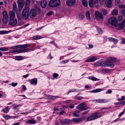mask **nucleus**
<instances>
[{
    "mask_svg": "<svg viewBox=\"0 0 125 125\" xmlns=\"http://www.w3.org/2000/svg\"><path fill=\"white\" fill-rule=\"evenodd\" d=\"M109 23L113 25H114L115 27H116L117 26V22L116 19L114 17H112L110 18L108 20Z\"/></svg>",
    "mask_w": 125,
    "mask_h": 125,
    "instance_id": "nucleus-6",
    "label": "nucleus"
},
{
    "mask_svg": "<svg viewBox=\"0 0 125 125\" xmlns=\"http://www.w3.org/2000/svg\"><path fill=\"white\" fill-rule=\"evenodd\" d=\"M89 110H88L86 111H85L84 112L82 113V115H83L86 114L89 112Z\"/></svg>",
    "mask_w": 125,
    "mask_h": 125,
    "instance_id": "nucleus-49",
    "label": "nucleus"
},
{
    "mask_svg": "<svg viewBox=\"0 0 125 125\" xmlns=\"http://www.w3.org/2000/svg\"><path fill=\"white\" fill-rule=\"evenodd\" d=\"M106 5L109 8H111L113 6V3L112 0H107L105 2Z\"/></svg>",
    "mask_w": 125,
    "mask_h": 125,
    "instance_id": "nucleus-12",
    "label": "nucleus"
},
{
    "mask_svg": "<svg viewBox=\"0 0 125 125\" xmlns=\"http://www.w3.org/2000/svg\"><path fill=\"white\" fill-rule=\"evenodd\" d=\"M10 19H14L15 17V14L14 12L11 11L10 13Z\"/></svg>",
    "mask_w": 125,
    "mask_h": 125,
    "instance_id": "nucleus-23",
    "label": "nucleus"
},
{
    "mask_svg": "<svg viewBox=\"0 0 125 125\" xmlns=\"http://www.w3.org/2000/svg\"><path fill=\"white\" fill-rule=\"evenodd\" d=\"M88 108L86 106H84L82 107L81 109H80V110L83 111L87 109Z\"/></svg>",
    "mask_w": 125,
    "mask_h": 125,
    "instance_id": "nucleus-39",
    "label": "nucleus"
},
{
    "mask_svg": "<svg viewBox=\"0 0 125 125\" xmlns=\"http://www.w3.org/2000/svg\"><path fill=\"white\" fill-rule=\"evenodd\" d=\"M68 60H66L65 61H63L62 62L64 63H67L69 62Z\"/></svg>",
    "mask_w": 125,
    "mask_h": 125,
    "instance_id": "nucleus-55",
    "label": "nucleus"
},
{
    "mask_svg": "<svg viewBox=\"0 0 125 125\" xmlns=\"http://www.w3.org/2000/svg\"><path fill=\"white\" fill-rule=\"evenodd\" d=\"M47 1L46 0H43L41 1V5L43 8H45L46 6Z\"/></svg>",
    "mask_w": 125,
    "mask_h": 125,
    "instance_id": "nucleus-19",
    "label": "nucleus"
},
{
    "mask_svg": "<svg viewBox=\"0 0 125 125\" xmlns=\"http://www.w3.org/2000/svg\"><path fill=\"white\" fill-rule=\"evenodd\" d=\"M106 0H99L100 3L102 4H103L104 2H105Z\"/></svg>",
    "mask_w": 125,
    "mask_h": 125,
    "instance_id": "nucleus-51",
    "label": "nucleus"
},
{
    "mask_svg": "<svg viewBox=\"0 0 125 125\" xmlns=\"http://www.w3.org/2000/svg\"><path fill=\"white\" fill-rule=\"evenodd\" d=\"M16 14L17 18L18 19L21 20L22 19V17L20 12H17Z\"/></svg>",
    "mask_w": 125,
    "mask_h": 125,
    "instance_id": "nucleus-25",
    "label": "nucleus"
},
{
    "mask_svg": "<svg viewBox=\"0 0 125 125\" xmlns=\"http://www.w3.org/2000/svg\"><path fill=\"white\" fill-rule=\"evenodd\" d=\"M83 5L84 7H86L88 6L87 1L85 0H82V1Z\"/></svg>",
    "mask_w": 125,
    "mask_h": 125,
    "instance_id": "nucleus-31",
    "label": "nucleus"
},
{
    "mask_svg": "<svg viewBox=\"0 0 125 125\" xmlns=\"http://www.w3.org/2000/svg\"><path fill=\"white\" fill-rule=\"evenodd\" d=\"M11 51L12 52H19V53L24 52L23 51V49L20 50H12Z\"/></svg>",
    "mask_w": 125,
    "mask_h": 125,
    "instance_id": "nucleus-26",
    "label": "nucleus"
},
{
    "mask_svg": "<svg viewBox=\"0 0 125 125\" xmlns=\"http://www.w3.org/2000/svg\"><path fill=\"white\" fill-rule=\"evenodd\" d=\"M95 65L97 66H105V62H98L95 63Z\"/></svg>",
    "mask_w": 125,
    "mask_h": 125,
    "instance_id": "nucleus-18",
    "label": "nucleus"
},
{
    "mask_svg": "<svg viewBox=\"0 0 125 125\" xmlns=\"http://www.w3.org/2000/svg\"><path fill=\"white\" fill-rule=\"evenodd\" d=\"M3 117L5 118L6 120H8L9 119L11 118V117L9 115H6V116H3Z\"/></svg>",
    "mask_w": 125,
    "mask_h": 125,
    "instance_id": "nucleus-41",
    "label": "nucleus"
},
{
    "mask_svg": "<svg viewBox=\"0 0 125 125\" xmlns=\"http://www.w3.org/2000/svg\"><path fill=\"white\" fill-rule=\"evenodd\" d=\"M118 13V10L116 9L113 10L112 12V15H116Z\"/></svg>",
    "mask_w": 125,
    "mask_h": 125,
    "instance_id": "nucleus-33",
    "label": "nucleus"
},
{
    "mask_svg": "<svg viewBox=\"0 0 125 125\" xmlns=\"http://www.w3.org/2000/svg\"><path fill=\"white\" fill-rule=\"evenodd\" d=\"M15 58L16 60H22L23 59V57L22 56H16Z\"/></svg>",
    "mask_w": 125,
    "mask_h": 125,
    "instance_id": "nucleus-35",
    "label": "nucleus"
},
{
    "mask_svg": "<svg viewBox=\"0 0 125 125\" xmlns=\"http://www.w3.org/2000/svg\"><path fill=\"white\" fill-rule=\"evenodd\" d=\"M120 104L122 105H125V102L123 101L121 102Z\"/></svg>",
    "mask_w": 125,
    "mask_h": 125,
    "instance_id": "nucleus-64",
    "label": "nucleus"
},
{
    "mask_svg": "<svg viewBox=\"0 0 125 125\" xmlns=\"http://www.w3.org/2000/svg\"><path fill=\"white\" fill-rule=\"evenodd\" d=\"M13 106H14V109H15L17 107H19V105H16L15 104H13Z\"/></svg>",
    "mask_w": 125,
    "mask_h": 125,
    "instance_id": "nucleus-54",
    "label": "nucleus"
},
{
    "mask_svg": "<svg viewBox=\"0 0 125 125\" xmlns=\"http://www.w3.org/2000/svg\"><path fill=\"white\" fill-rule=\"evenodd\" d=\"M29 81L30 82L31 84L35 85L37 84V79L35 78L29 80Z\"/></svg>",
    "mask_w": 125,
    "mask_h": 125,
    "instance_id": "nucleus-15",
    "label": "nucleus"
},
{
    "mask_svg": "<svg viewBox=\"0 0 125 125\" xmlns=\"http://www.w3.org/2000/svg\"><path fill=\"white\" fill-rule=\"evenodd\" d=\"M18 4L19 8V9L21 10L24 4V0H18Z\"/></svg>",
    "mask_w": 125,
    "mask_h": 125,
    "instance_id": "nucleus-11",
    "label": "nucleus"
},
{
    "mask_svg": "<svg viewBox=\"0 0 125 125\" xmlns=\"http://www.w3.org/2000/svg\"><path fill=\"white\" fill-rule=\"evenodd\" d=\"M75 0H67L66 2L67 4L70 6H72L75 3Z\"/></svg>",
    "mask_w": 125,
    "mask_h": 125,
    "instance_id": "nucleus-14",
    "label": "nucleus"
},
{
    "mask_svg": "<svg viewBox=\"0 0 125 125\" xmlns=\"http://www.w3.org/2000/svg\"><path fill=\"white\" fill-rule=\"evenodd\" d=\"M101 89H97L93 90L92 91H90V92L92 93H97L101 91Z\"/></svg>",
    "mask_w": 125,
    "mask_h": 125,
    "instance_id": "nucleus-27",
    "label": "nucleus"
},
{
    "mask_svg": "<svg viewBox=\"0 0 125 125\" xmlns=\"http://www.w3.org/2000/svg\"><path fill=\"white\" fill-rule=\"evenodd\" d=\"M13 8L14 10L16 11L17 10V8L16 4L15 2H14V3L13 4Z\"/></svg>",
    "mask_w": 125,
    "mask_h": 125,
    "instance_id": "nucleus-29",
    "label": "nucleus"
},
{
    "mask_svg": "<svg viewBox=\"0 0 125 125\" xmlns=\"http://www.w3.org/2000/svg\"><path fill=\"white\" fill-rule=\"evenodd\" d=\"M124 112H125V111H124V112H121V113H120L119 115V116H121L122 115H123L124 114Z\"/></svg>",
    "mask_w": 125,
    "mask_h": 125,
    "instance_id": "nucleus-61",
    "label": "nucleus"
},
{
    "mask_svg": "<svg viewBox=\"0 0 125 125\" xmlns=\"http://www.w3.org/2000/svg\"><path fill=\"white\" fill-rule=\"evenodd\" d=\"M115 40H114L113 41V42L115 44L118 41V40L117 39H115Z\"/></svg>",
    "mask_w": 125,
    "mask_h": 125,
    "instance_id": "nucleus-59",
    "label": "nucleus"
},
{
    "mask_svg": "<svg viewBox=\"0 0 125 125\" xmlns=\"http://www.w3.org/2000/svg\"><path fill=\"white\" fill-rule=\"evenodd\" d=\"M79 18L81 20H82L83 19L84 17V15L83 13H80L79 16Z\"/></svg>",
    "mask_w": 125,
    "mask_h": 125,
    "instance_id": "nucleus-38",
    "label": "nucleus"
},
{
    "mask_svg": "<svg viewBox=\"0 0 125 125\" xmlns=\"http://www.w3.org/2000/svg\"><path fill=\"white\" fill-rule=\"evenodd\" d=\"M117 26L116 29L119 30L123 29L125 26V20H123L121 22L118 24L117 23Z\"/></svg>",
    "mask_w": 125,
    "mask_h": 125,
    "instance_id": "nucleus-7",
    "label": "nucleus"
},
{
    "mask_svg": "<svg viewBox=\"0 0 125 125\" xmlns=\"http://www.w3.org/2000/svg\"><path fill=\"white\" fill-rule=\"evenodd\" d=\"M97 59V58L96 57L93 56L90 58L86 60V62H93L96 60Z\"/></svg>",
    "mask_w": 125,
    "mask_h": 125,
    "instance_id": "nucleus-17",
    "label": "nucleus"
},
{
    "mask_svg": "<svg viewBox=\"0 0 125 125\" xmlns=\"http://www.w3.org/2000/svg\"><path fill=\"white\" fill-rule=\"evenodd\" d=\"M31 45L30 44H26L20 45V48L21 49H23L27 48L29 47Z\"/></svg>",
    "mask_w": 125,
    "mask_h": 125,
    "instance_id": "nucleus-21",
    "label": "nucleus"
},
{
    "mask_svg": "<svg viewBox=\"0 0 125 125\" xmlns=\"http://www.w3.org/2000/svg\"><path fill=\"white\" fill-rule=\"evenodd\" d=\"M65 113V112L64 111H62L60 112V115H63Z\"/></svg>",
    "mask_w": 125,
    "mask_h": 125,
    "instance_id": "nucleus-56",
    "label": "nucleus"
},
{
    "mask_svg": "<svg viewBox=\"0 0 125 125\" xmlns=\"http://www.w3.org/2000/svg\"><path fill=\"white\" fill-rule=\"evenodd\" d=\"M108 40L109 41L112 42L115 40V39L113 38H108Z\"/></svg>",
    "mask_w": 125,
    "mask_h": 125,
    "instance_id": "nucleus-52",
    "label": "nucleus"
},
{
    "mask_svg": "<svg viewBox=\"0 0 125 125\" xmlns=\"http://www.w3.org/2000/svg\"><path fill=\"white\" fill-rule=\"evenodd\" d=\"M17 83H12L11 84V85L13 87H15L17 85Z\"/></svg>",
    "mask_w": 125,
    "mask_h": 125,
    "instance_id": "nucleus-50",
    "label": "nucleus"
},
{
    "mask_svg": "<svg viewBox=\"0 0 125 125\" xmlns=\"http://www.w3.org/2000/svg\"><path fill=\"white\" fill-rule=\"evenodd\" d=\"M101 110H98L92 113V115L86 118L87 121H91L101 117L102 115Z\"/></svg>",
    "mask_w": 125,
    "mask_h": 125,
    "instance_id": "nucleus-1",
    "label": "nucleus"
},
{
    "mask_svg": "<svg viewBox=\"0 0 125 125\" xmlns=\"http://www.w3.org/2000/svg\"><path fill=\"white\" fill-rule=\"evenodd\" d=\"M85 119V117H83L82 118H73L72 119L74 123H77L80 121H83Z\"/></svg>",
    "mask_w": 125,
    "mask_h": 125,
    "instance_id": "nucleus-13",
    "label": "nucleus"
},
{
    "mask_svg": "<svg viewBox=\"0 0 125 125\" xmlns=\"http://www.w3.org/2000/svg\"><path fill=\"white\" fill-rule=\"evenodd\" d=\"M88 78L93 81H96L98 80L97 79L94 77L89 76L88 77Z\"/></svg>",
    "mask_w": 125,
    "mask_h": 125,
    "instance_id": "nucleus-34",
    "label": "nucleus"
},
{
    "mask_svg": "<svg viewBox=\"0 0 125 125\" xmlns=\"http://www.w3.org/2000/svg\"><path fill=\"white\" fill-rule=\"evenodd\" d=\"M95 15L96 19L97 20L101 19L103 17V14L99 11H95Z\"/></svg>",
    "mask_w": 125,
    "mask_h": 125,
    "instance_id": "nucleus-9",
    "label": "nucleus"
},
{
    "mask_svg": "<svg viewBox=\"0 0 125 125\" xmlns=\"http://www.w3.org/2000/svg\"><path fill=\"white\" fill-rule=\"evenodd\" d=\"M123 18V17L122 15L119 16L118 19V21H120Z\"/></svg>",
    "mask_w": 125,
    "mask_h": 125,
    "instance_id": "nucleus-42",
    "label": "nucleus"
},
{
    "mask_svg": "<svg viewBox=\"0 0 125 125\" xmlns=\"http://www.w3.org/2000/svg\"><path fill=\"white\" fill-rule=\"evenodd\" d=\"M3 18L2 19L3 24L5 25H6L9 21V17L6 11H3L2 13Z\"/></svg>",
    "mask_w": 125,
    "mask_h": 125,
    "instance_id": "nucleus-3",
    "label": "nucleus"
},
{
    "mask_svg": "<svg viewBox=\"0 0 125 125\" xmlns=\"http://www.w3.org/2000/svg\"><path fill=\"white\" fill-rule=\"evenodd\" d=\"M98 32L99 34H101L102 33V30L101 29H98Z\"/></svg>",
    "mask_w": 125,
    "mask_h": 125,
    "instance_id": "nucleus-48",
    "label": "nucleus"
},
{
    "mask_svg": "<svg viewBox=\"0 0 125 125\" xmlns=\"http://www.w3.org/2000/svg\"><path fill=\"white\" fill-rule=\"evenodd\" d=\"M118 7L120 8L125 9V6L122 4L119 5Z\"/></svg>",
    "mask_w": 125,
    "mask_h": 125,
    "instance_id": "nucleus-43",
    "label": "nucleus"
},
{
    "mask_svg": "<svg viewBox=\"0 0 125 125\" xmlns=\"http://www.w3.org/2000/svg\"><path fill=\"white\" fill-rule=\"evenodd\" d=\"M120 0H115V3L116 4H118L120 2Z\"/></svg>",
    "mask_w": 125,
    "mask_h": 125,
    "instance_id": "nucleus-58",
    "label": "nucleus"
},
{
    "mask_svg": "<svg viewBox=\"0 0 125 125\" xmlns=\"http://www.w3.org/2000/svg\"><path fill=\"white\" fill-rule=\"evenodd\" d=\"M41 37L40 36H36L33 37V39L34 40H37L41 38Z\"/></svg>",
    "mask_w": 125,
    "mask_h": 125,
    "instance_id": "nucleus-36",
    "label": "nucleus"
},
{
    "mask_svg": "<svg viewBox=\"0 0 125 125\" xmlns=\"http://www.w3.org/2000/svg\"><path fill=\"white\" fill-rule=\"evenodd\" d=\"M61 122L62 124H69L70 123H72V121L71 120L67 119L65 120H62V121H61Z\"/></svg>",
    "mask_w": 125,
    "mask_h": 125,
    "instance_id": "nucleus-16",
    "label": "nucleus"
},
{
    "mask_svg": "<svg viewBox=\"0 0 125 125\" xmlns=\"http://www.w3.org/2000/svg\"><path fill=\"white\" fill-rule=\"evenodd\" d=\"M50 98L51 99H54V98H55V96H49Z\"/></svg>",
    "mask_w": 125,
    "mask_h": 125,
    "instance_id": "nucleus-60",
    "label": "nucleus"
},
{
    "mask_svg": "<svg viewBox=\"0 0 125 125\" xmlns=\"http://www.w3.org/2000/svg\"><path fill=\"white\" fill-rule=\"evenodd\" d=\"M24 4H25L26 6L29 5L30 4V0H26Z\"/></svg>",
    "mask_w": 125,
    "mask_h": 125,
    "instance_id": "nucleus-40",
    "label": "nucleus"
},
{
    "mask_svg": "<svg viewBox=\"0 0 125 125\" xmlns=\"http://www.w3.org/2000/svg\"><path fill=\"white\" fill-rule=\"evenodd\" d=\"M60 3V0H52L50 1L49 5L51 7H55L59 6Z\"/></svg>",
    "mask_w": 125,
    "mask_h": 125,
    "instance_id": "nucleus-5",
    "label": "nucleus"
},
{
    "mask_svg": "<svg viewBox=\"0 0 125 125\" xmlns=\"http://www.w3.org/2000/svg\"><path fill=\"white\" fill-rule=\"evenodd\" d=\"M53 12L52 11H49L48 13H47V15L49 16L53 14Z\"/></svg>",
    "mask_w": 125,
    "mask_h": 125,
    "instance_id": "nucleus-44",
    "label": "nucleus"
},
{
    "mask_svg": "<svg viewBox=\"0 0 125 125\" xmlns=\"http://www.w3.org/2000/svg\"><path fill=\"white\" fill-rule=\"evenodd\" d=\"M101 11V12L105 15H106L108 13L107 10L105 9H102Z\"/></svg>",
    "mask_w": 125,
    "mask_h": 125,
    "instance_id": "nucleus-30",
    "label": "nucleus"
},
{
    "mask_svg": "<svg viewBox=\"0 0 125 125\" xmlns=\"http://www.w3.org/2000/svg\"><path fill=\"white\" fill-rule=\"evenodd\" d=\"M73 116L75 117H79V115L77 114L76 112H74L73 114Z\"/></svg>",
    "mask_w": 125,
    "mask_h": 125,
    "instance_id": "nucleus-45",
    "label": "nucleus"
},
{
    "mask_svg": "<svg viewBox=\"0 0 125 125\" xmlns=\"http://www.w3.org/2000/svg\"><path fill=\"white\" fill-rule=\"evenodd\" d=\"M116 61V59L114 58H108L105 62V66H109L113 67L114 66L113 63Z\"/></svg>",
    "mask_w": 125,
    "mask_h": 125,
    "instance_id": "nucleus-2",
    "label": "nucleus"
},
{
    "mask_svg": "<svg viewBox=\"0 0 125 125\" xmlns=\"http://www.w3.org/2000/svg\"><path fill=\"white\" fill-rule=\"evenodd\" d=\"M122 42L123 44H125V39H122Z\"/></svg>",
    "mask_w": 125,
    "mask_h": 125,
    "instance_id": "nucleus-62",
    "label": "nucleus"
},
{
    "mask_svg": "<svg viewBox=\"0 0 125 125\" xmlns=\"http://www.w3.org/2000/svg\"><path fill=\"white\" fill-rule=\"evenodd\" d=\"M9 109L8 107L2 110L1 112H3L4 113H8V112L9 111Z\"/></svg>",
    "mask_w": 125,
    "mask_h": 125,
    "instance_id": "nucleus-32",
    "label": "nucleus"
},
{
    "mask_svg": "<svg viewBox=\"0 0 125 125\" xmlns=\"http://www.w3.org/2000/svg\"><path fill=\"white\" fill-rule=\"evenodd\" d=\"M122 14L124 16H125V10L124 9H122L121 11Z\"/></svg>",
    "mask_w": 125,
    "mask_h": 125,
    "instance_id": "nucleus-47",
    "label": "nucleus"
},
{
    "mask_svg": "<svg viewBox=\"0 0 125 125\" xmlns=\"http://www.w3.org/2000/svg\"><path fill=\"white\" fill-rule=\"evenodd\" d=\"M53 75L54 77L55 78H56L59 76L58 74L56 73H54Z\"/></svg>",
    "mask_w": 125,
    "mask_h": 125,
    "instance_id": "nucleus-46",
    "label": "nucleus"
},
{
    "mask_svg": "<svg viewBox=\"0 0 125 125\" xmlns=\"http://www.w3.org/2000/svg\"><path fill=\"white\" fill-rule=\"evenodd\" d=\"M95 101L98 103H105L107 102V100L105 99H99L96 100Z\"/></svg>",
    "mask_w": 125,
    "mask_h": 125,
    "instance_id": "nucleus-22",
    "label": "nucleus"
},
{
    "mask_svg": "<svg viewBox=\"0 0 125 125\" xmlns=\"http://www.w3.org/2000/svg\"><path fill=\"white\" fill-rule=\"evenodd\" d=\"M80 105L82 107L83 106H84V105L85 104V103H82L80 104Z\"/></svg>",
    "mask_w": 125,
    "mask_h": 125,
    "instance_id": "nucleus-63",
    "label": "nucleus"
},
{
    "mask_svg": "<svg viewBox=\"0 0 125 125\" xmlns=\"http://www.w3.org/2000/svg\"><path fill=\"white\" fill-rule=\"evenodd\" d=\"M29 8L27 7L24 8L22 12V17L25 19L28 18L29 16Z\"/></svg>",
    "mask_w": 125,
    "mask_h": 125,
    "instance_id": "nucleus-4",
    "label": "nucleus"
},
{
    "mask_svg": "<svg viewBox=\"0 0 125 125\" xmlns=\"http://www.w3.org/2000/svg\"><path fill=\"white\" fill-rule=\"evenodd\" d=\"M26 122L27 123L29 124H34L36 123V121L32 119L29 120L27 121Z\"/></svg>",
    "mask_w": 125,
    "mask_h": 125,
    "instance_id": "nucleus-20",
    "label": "nucleus"
},
{
    "mask_svg": "<svg viewBox=\"0 0 125 125\" xmlns=\"http://www.w3.org/2000/svg\"><path fill=\"white\" fill-rule=\"evenodd\" d=\"M86 15L87 19L89 20H90L91 17L90 16V14L89 11H88L86 12Z\"/></svg>",
    "mask_w": 125,
    "mask_h": 125,
    "instance_id": "nucleus-28",
    "label": "nucleus"
},
{
    "mask_svg": "<svg viewBox=\"0 0 125 125\" xmlns=\"http://www.w3.org/2000/svg\"><path fill=\"white\" fill-rule=\"evenodd\" d=\"M37 14L36 10L34 9H31L30 13V16L32 18H34Z\"/></svg>",
    "mask_w": 125,
    "mask_h": 125,
    "instance_id": "nucleus-8",
    "label": "nucleus"
},
{
    "mask_svg": "<svg viewBox=\"0 0 125 125\" xmlns=\"http://www.w3.org/2000/svg\"><path fill=\"white\" fill-rule=\"evenodd\" d=\"M30 49V48H26V49H23V51L24 52H27L29 51Z\"/></svg>",
    "mask_w": 125,
    "mask_h": 125,
    "instance_id": "nucleus-53",
    "label": "nucleus"
},
{
    "mask_svg": "<svg viewBox=\"0 0 125 125\" xmlns=\"http://www.w3.org/2000/svg\"><path fill=\"white\" fill-rule=\"evenodd\" d=\"M17 20L16 19H10L9 23L11 26H14L17 24Z\"/></svg>",
    "mask_w": 125,
    "mask_h": 125,
    "instance_id": "nucleus-10",
    "label": "nucleus"
},
{
    "mask_svg": "<svg viewBox=\"0 0 125 125\" xmlns=\"http://www.w3.org/2000/svg\"><path fill=\"white\" fill-rule=\"evenodd\" d=\"M76 98L77 100H81L82 99V97L80 96H78L76 97Z\"/></svg>",
    "mask_w": 125,
    "mask_h": 125,
    "instance_id": "nucleus-57",
    "label": "nucleus"
},
{
    "mask_svg": "<svg viewBox=\"0 0 125 125\" xmlns=\"http://www.w3.org/2000/svg\"><path fill=\"white\" fill-rule=\"evenodd\" d=\"M95 4L94 2V0H90L89 3V5L90 7H93Z\"/></svg>",
    "mask_w": 125,
    "mask_h": 125,
    "instance_id": "nucleus-24",
    "label": "nucleus"
},
{
    "mask_svg": "<svg viewBox=\"0 0 125 125\" xmlns=\"http://www.w3.org/2000/svg\"><path fill=\"white\" fill-rule=\"evenodd\" d=\"M8 49L6 47H1L0 48V50L3 51H7Z\"/></svg>",
    "mask_w": 125,
    "mask_h": 125,
    "instance_id": "nucleus-37",
    "label": "nucleus"
}]
</instances>
